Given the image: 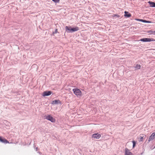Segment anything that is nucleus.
Masks as SVG:
<instances>
[{
  "mask_svg": "<svg viewBox=\"0 0 155 155\" xmlns=\"http://www.w3.org/2000/svg\"><path fill=\"white\" fill-rule=\"evenodd\" d=\"M38 147H36V150H37V149H38Z\"/></svg>",
  "mask_w": 155,
  "mask_h": 155,
  "instance_id": "nucleus-23",
  "label": "nucleus"
},
{
  "mask_svg": "<svg viewBox=\"0 0 155 155\" xmlns=\"http://www.w3.org/2000/svg\"><path fill=\"white\" fill-rule=\"evenodd\" d=\"M143 42H150L151 41H155V40L153 38H143L139 40Z\"/></svg>",
  "mask_w": 155,
  "mask_h": 155,
  "instance_id": "nucleus-4",
  "label": "nucleus"
},
{
  "mask_svg": "<svg viewBox=\"0 0 155 155\" xmlns=\"http://www.w3.org/2000/svg\"><path fill=\"white\" fill-rule=\"evenodd\" d=\"M135 19L137 21H140V19H138V18H135Z\"/></svg>",
  "mask_w": 155,
  "mask_h": 155,
  "instance_id": "nucleus-22",
  "label": "nucleus"
},
{
  "mask_svg": "<svg viewBox=\"0 0 155 155\" xmlns=\"http://www.w3.org/2000/svg\"><path fill=\"white\" fill-rule=\"evenodd\" d=\"M144 23H151L152 22L151 21H147V20H144Z\"/></svg>",
  "mask_w": 155,
  "mask_h": 155,
  "instance_id": "nucleus-15",
  "label": "nucleus"
},
{
  "mask_svg": "<svg viewBox=\"0 0 155 155\" xmlns=\"http://www.w3.org/2000/svg\"><path fill=\"white\" fill-rule=\"evenodd\" d=\"M101 137V135L98 133H95L93 134L92 138L94 139H99Z\"/></svg>",
  "mask_w": 155,
  "mask_h": 155,
  "instance_id": "nucleus-6",
  "label": "nucleus"
},
{
  "mask_svg": "<svg viewBox=\"0 0 155 155\" xmlns=\"http://www.w3.org/2000/svg\"><path fill=\"white\" fill-rule=\"evenodd\" d=\"M57 32H58V29H55L54 32H53V33L54 34H56V33H57Z\"/></svg>",
  "mask_w": 155,
  "mask_h": 155,
  "instance_id": "nucleus-19",
  "label": "nucleus"
},
{
  "mask_svg": "<svg viewBox=\"0 0 155 155\" xmlns=\"http://www.w3.org/2000/svg\"><path fill=\"white\" fill-rule=\"evenodd\" d=\"M144 20H143V19H140V21H141V22H144Z\"/></svg>",
  "mask_w": 155,
  "mask_h": 155,
  "instance_id": "nucleus-21",
  "label": "nucleus"
},
{
  "mask_svg": "<svg viewBox=\"0 0 155 155\" xmlns=\"http://www.w3.org/2000/svg\"><path fill=\"white\" fill-rule=\"evenodd\" d=\"M132 143H133V148H134L135 146L136 143L134 141H133Z\"/></svg>",
  "mask_w": 155,
  "mask_h": 155,
  "instance_id": "nucleus-14",
  "label": "nucleus"
},
{
  "mask_svg": "<svg viewBox=\"0 0 155 155\" xmlns=\"http://www.w3.org/2000/svg\"><path fill=\"white\" fill-rule=\"evenodd\" d=\"M136 69H139L140 68V64H137L134 67Z\"/></svg>",
  "mask_w": 155,
  "mask_h": 155,
  "instance_id": "nucleus-13",
  "label": "nucleus"
},
{
  "mask_svg": "<svg viewBox=\"0 0 155 155\" xmlns=\"http://www.w3.org/2000/svg\"><path fill=\"white\" fill-rule=\"evenodd\" d=\"M0 142L5 143H8V141L5 139H3L1 137H0Z\"/></svg>",
  "mask_w": 155,
  "mask_h": 155,
  "instance_id": "nucleus-8",
  "label": "nucleus"
},
{
  "mask_svg": "<svg viewBox=\"0 0 155 155\" xmlns=\"http://www.w3.org/2000/svg\"><path fill=\"white\" fill-rule=\"evenodd\" d=\"M65 29L66 31L68 33H73L79 30V28L77 26L72 28L70 26H66Z\"/></svg>",
  "mask_w": 155,
  "mask_h": 155,
  "instance_id": "nucleus-1",
  "label": "nucleus"
},
{
  "mask_svg": "<svg viewBox=\"0 0 155 155\" xmlns=\"http://www.w3.org/2000/svg\"><path fill=\"white\" fill-rule=\"evenodd\" d=\"M52 1L55 3H58L60 1V0H52Z\"/></svg>",
  "mask_w": 155,
  "mask_h": 155,
  "instance_id": "nucleus-17",
  "label": "nucleus"
},
{
  "mask_svg": "<svg viewBox=\"0 0 155 155\" xmlns=\"http://www.w3.org/2000/svg\"><path fill=\"white\" fill-rule=\"evenodd\" d=\"M148 3L150 5L151 7H155V2L151 1H149Z\"/></svg>",
  "mask_w": 155,
  "mask_h": 155,
  "instance_id": "nucleus-11",
  "label": "nucleus"
},
{
  "mask_svg": "<svg viewBox=\"0 0 155 155\" xmlns=\"http://www.w3.org/2000/svg\"><path fill=\"white\" fill-rule=\"evenodd\" d=\"M52 92L50 91H47L44 92L42 94V96L43 97L48 96L50 95Z\"/></svg>",
  "mask_w": 155,
  "mask_h": 155,
  "instance_id": "nucleus-5",
  "label": "nucleus"
},
{
  "mask_svg": "<svg viewBox=\"0 0 155 155\" xmlns=\"http://www.w3.org/2000/svg\"><path fill=\"white\" fill-rule=\"evenodd\" d=\"M113 17H116L117 18H119L120 17V16L118 15H117V14H114V15L113 16Z\"/></svg>",
  "mask_w": 155,
  "mask_h": 155,
  "instance_id": "nucleus-16",
  "label": "nucleus"
},
{
  "mask_svg": "<svg viewBox=\"0 0 155 155\" xmlns=\"http://www.w3.org/2000/svg\"><path fill=\"white\" fill-rule=\"evenodd\" d=\"M125 155H132V153L129 151L127 148H126L125 149Z\"/></svg>",
  "mask_w": 155,
  "mask_h": 155,
  "instance_id": "nucleus-9",
  "label": "nucleus"
},
{
  "mask_svg": "<svg viewBox=\"0 0 155 155\" xmlns=\"http://www.w3.org/2000/svg\"><path fill=\"white\" fill-rule=\"evenodd\" d=\"M155 137V132H153L152 134L149 137L148 139V142L152 140H153Z\"/></svg>",
  "mask_w": 155,
  "mask_h": 155,
  "instance_id": "nucleus-7",
  "label": "nucleus"
},
{
  "mask_svg": "<svg viewBox=\"0 0 155 155\" xmlns=\"http://www.w3.org/2000/svg\"><path fill=\"white\" fill-rule=\"evenodd\" d=\"M60 103V101L59 100H54L53 101L52 104H57Z\"/></svg>",
  "mask_w": 155,
  "mask_h": 155,
  "instance_id": "nucleus-12",
  "label": "nucleus"
},
{
  "mask_svg": "<svg viewBox=\"0 0 155 155\" xmlns=\"http://www.w3.org/2000/svg\"><path fill=\"white\" fill-rule=\"evenodd\" d=\"M45 119L51 121L52 123H54L55 121V119L50 115L45 116Z\"/></svg>",
  "mask_w": 155,
  "mask_h": 155,
  "instance_id": "nucleus-3",
  "label": "nucleus"
},
{
  "mask_svg": "<svg viewBox=\"0 0 155 155\" xmlns=\"http://www.w3.org/2000/svg\"><path fill=\"white\" fill-rule=\"evenodd\" d=\"M74 94L77 96H81V92L80 89L78 88H74L73 89Z\"/></svg>",
  "mask_w": 155,
  "mask_h": 155,
  "instance_id": "nucleus-2",
  "label": "nucleus"
},
{
  "mask_svg": "<svg viewBox=\"0 0 155 155\" xmlns=\"http://www.w3.org/2000/svg\"><path fill=\"white\" fill-rule=\"evenodd\" d=\"M149 32H151V33L153 34V35H155V31H150Z\"/></svg>",
  "mask_w": 155,
  "mask_h": 155,
  "instance_id": "nucleus-18",
  "label": "nucleus"
},
{
  "mask_svg": "<svg viewBox=\"0 0 155 155\" xmlns=\"http://www.w3.org/2000/svg\"><path fill=\"white\" fill-rule=\"evenodd\" d=\"M124 16L127 18H129L131 16V14L129 13L128 12L126 11L124 12Z\"/></svg>",
  "mask_w": 155,
  "mask_h": 155,
  "instance_id": "nucleus-10",
  "label": "nucleus"
},
{
  "mask_svg": "<svg viewBox=\"0 0 155 155\" xmlns=\"http://www.w3.org/2000/svg\"><path fill=\"white\" fill-rule=\"evenodd\" d=\"M140 141H142L143 140V137H140Z\"/></svg>",
  "mask_w": 155,
  "mask_h": 155,
  "instance_id": "nucleus-20",
  "label": "nucleus"
}]
</instances>
